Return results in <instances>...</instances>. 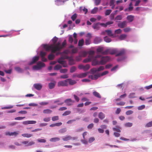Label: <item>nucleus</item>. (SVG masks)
Instances as JSON below:
<instances>
[{
  "mask_svg": "<svg viewBox=\"0 0 152 152\" xmlns=\"http://www.w3.org/2000/svg\"><path fill=\"white\" fill-rule=\"evenodd\" d=\"M37 122L35 121H27L23 122V124L24 125L34 124L36 123Z\"/></svg>",
  "mask_w": 152,
  "mask_h": 152,
  "instance_id": "17",
  "label": "nucleus"
},
{
  "mask_svg": "<svg viewBox=\"0 0 152 152\" xmlns=\"http://www.w3.org/2000/svg\"><path fill=\"white\" fill-rule=\"evenodd\" d=\"M60 139L59 137H55L50 138V141L51 142H55L59 141Z\"/></svg>",
  "mask_w": 152,
  "mask_h": 152,
  "instance_id": "24",
  "label": "nucleus"
},
{
  "mask_svg": "<svg viewBox=\"0 0 152 152\" xmlns=\"http://www.w3.org/2000/svg\"><path fill=\"white\" fill-rule=\"evenodd\" d=\"M117 51L118 50L116 49H111L110 54L113 55L116 54V55Z\"/></svg>",
  "mask_w": 152,
  "mask_h": 152,
  "instance_id": "50",
  "label": "nucleus"
},
{
  "mask_svg": "<svg viewBox=\"0 0 152 152\" xmlns=\"http://www.w3.org/2000/svg\"><path fill=\"white\" fill-rule=\"evenodd\" d=\"M37 141L38 142L40 143H45L46 142V140L40 138L37 139Z\"/></svg>",
  "mask_w": 152,
  "mask_h": 152,
  "instance_id": "60",
  "label": "nucleus"
},
{
  "mask_svg": "<svg viewBox=\"0 0 152 152\" xmlns=\"http://www.w3.org/2000/svg\"><path fill=\"white\" fill-rule=\"evenodd\" d=\"M69 48H72V53H75V50H77V48L75 47L73 45H70L69 47Z\"/></svg>",
  "mask_w": 152,
  "mask_h": 152,
  "instance_id": "23",
  "label": "nucleus"
},
{
  "mask_svg": "<svg viewBox=\"0 0 152 152\" xmlns=\"http://www.w3.org/2000/svg\"><path fill=\"white\" fill-rule=\"evenodd\" d=\"M13 106L12 105H10L8 106H5L1 108L2 109H8L12 108L13 107Z\"/></svg>",
  "mask_w": 152,
  "mask_h": 152,
  "instance_id": "57",
  "label": "nucleus"
},
{
  "mask_svg": "<svg viewBox=\"0 0 152 152\" xmlns=\"http://www.w3.org/2000/svg\"><path fill=\"white\" fill-rule=\"evenodd\" d=\"M83 7L82 6H81L79 7V9H76L75 10V12L78 13H82V11H83L82 9H83Z\"/></svg>",
  "mask_w": 152,
  "mask_h": 152,
  "instance_id": "45",
  "label": "nucleus"
},
{
  "mask_svg": "<svg viewBox=\"0 0 152 152\" xmlns=\"http://www.w3.org/2000/svg\"><path fill=\"white\" fill-rule=\"evenodd\" d=\"M121 127L118 126H116L115 128H113V130L116 131L117 132H120L121 130H120Z\"/></svg>",
  "mask_w": 152,
  "mask_h": 152,
  "instance_id": "32",
  "label": "nucleus"
},
{
  "mask_svg": "<svg viewBox=\"0 0 152 152\" xmlns=\"http://www.w3.org/2000/svg\"><path fill=\"white\" fill-rule=\"evenodd\" d=\"M62 66H61L59 64H57L54 66L53 69L55 70H60Z\"/></svg>",
  "mask_w": 152,
  "mask_h": 152,
  "instance_id": "33",
  "label": "nucleus"
},
{
  "mask_svg": "<svg viewBox=\"0 0 152 152\" xmlns=\"http://www.w3.org/2000/svg\"><path fill=\"white\" fill-rule=\"evenodd\" d=\"M34 88L38 91L40 90L42 87L41 84L39 83H35L33 85Z\"/></svg>",
  "mask_w": 152,
  "mask_h": 152,
  "instance_id": "10",
  "label": "nucleus"
},
{
  "mask_svg": "<svg viewBox=\"0 0 152 152\" xmlns=\"http://www.w3.org/2000/svg\"><path fill=\"white\" fill-rule=\"evenodd\" d=\"M127 37V35L126 34H122L121 35L118 37L119 39L120 40H123L125 39Z\"/></svg>",
  "mask_w": 152,
  "mask_h": 152,
  "instance_id": "34",
  "label": "nucleus"
},
{
  "mask_svg": "<svg viewBox=\"0 0 152 152\" xmlns=\"http://www.w3.org/2000/svg\"><path fill=\"white\" fill-rule=\"evenodd\" d=\"M122 30L120 28H118L115 31V32L116 34H119L121 33Z\"/></svg>",
  "mask_w": 152,
  "mask_h": 152,
  "instance_id": "63",
  "label": "nucleus"
},
{
  "mask_svg": "<svg viewBox=\"0 0 152 152\" xmlns=\"http://www.w3.org/2000/svg\"><path fill=\"white\" fill-rule=\"evenodd\" d=\"M105 117V115L102 112L99 113L98 114V117L101 120H102Z\"/></svg>",
  "mask_w": 152,
  "mask_h": 152,
  "instance_id": "28",
  "label": "nucleus"
},
{
  "mask_svg": "<svg viewBox=\"0 0 152 152\" xmlns=\"http://www.w3.org/2000/svg\"><path fill=\"white\" fill-rule=\"evenodd\" d=\"M90 38H86L85 39V44L86 45H89L91 43V40Z\"/></svg>",
  "mask_w": 152,
  "mask_h": 152,
  "instance_id": "56",
  "label": "nucleus"
},
{
  "mask_svg": "<svg viewBox=\"0 0 152 152\" xmlns=\"http://www.w3.org/2000/svg\"><path fill=\"white\" fill-rule=\"evenodd\" d=\"M72 138V137L70 135L66 136L62 138V140L64 141H67Z\"/></svg>",
  "mask_w": 152,
  "mask_h": 152,
  "instance_id": "47",
  "label": "nucleus"
},
{
  "mask_svg": "<svg viewBox=\"0 0 152 152\" xmlns=\"http://www.w3.org/2000/svg\"><path fill=\"white\" fill-rule=\"evenodd\" d=\"M126 58V57L125 56H122L118 58L117 59V61L118 62L124 61Z\"/></svg>",
  "mask_w": 152,
  "mask_h": 152,
  "instance_id": "26",
  "label": "nucleus"
},
{
  "mask_svg": "<svg viewBox=\"0 0 152 152\" xmlns=\"http://www.w3.org/2000/svg\"><path fill=\"white\" fill-rule=\"evenodd\" d=\"M69 79H66L64 80L59 81L58 83V86H67L68 85L67 80Z\"/></svg>",
  "mask_w": 152,
  "mask_h": 152,
  "instance_id": "6",
  "label": "nucleus"
},
{
  "mask_svg": "<svg viewBox=\"0 0 152 152\" xmlns=\"http://www.w3.org/2000/svg\"><path fill=\"white\" fill-rule=\"evenodd\" d=\"M62 0H56L55 1V4L58 6L63 5V3H62Z\"/></svg>",
  "mask_w": 152,
  "mask_h": 152,
  "instance_id": "30",
  "label": "nucleus"
},
{
  "mask_svg": "<svg viewBox=\"0 0 152 152\" xmlns=\"http://www.w3.org/2000/svg\"><path fill=\"white\" fill-rule=\"evenodd\" d=\"M105 69V68L104 67V66H101L97 68V71L98 72H99L103 71Z\"/></svg>",
  "mask_w": 152,
  "mask_h": 152,
  "instance_id": "54",
  "label": "nucleus"
},
{
  "mask_svg": "<svg viewBox=\"0 0 152 152\" xmlns=\"http://www.w3.org/2000/svg\"><path fill=\"white\" fill-rule=\"evenodd\" d=\"M93 95L95 97L99 98H101V96L100 95V94L98 93V92L96 91H94L93 92Z\"/></svg>",
  "mask_w": 152,
  "mask_h": 152,
  "instance_id": "27",
  "label": "nucleus"
},
{
  "mask_svg": "<svg viewBox=\"0 0 152 152\" xmlns=\"http://www.w3.org/2000/svg\"><path fill=\"white\" fill-rule=\"evenodd\" d=\"M105 31L107 33V34L109 36H111L113 35L112 31L110 29H107L105 30Z\"/></svg>",
  "mask_w": 152,
  "mask_h": 152,
  "instance_id": "38",
  "label": "nucleus"
},
{
  "mask_svg": "<svg viewBox=\"0 0 152 152\" xmlns=\"http://www.w3.org/2000/svg\"><path fill=\"white\" fill-rule=\"evenodd\" d=\"M91 65L92 66H95L96 65H99V61L96 59H94L91 62Z\"/></svg>",
  "mask_w": 152,
  "mask_h": 152,
  "instance_id": "20",
  "label": "nucleus"
},
{
  "mask_svg": "<svg viewBox=\"0 0 152 152\" xmlns=\"http://www.w3.org/2000/svg\"><path fill=\"white\" fill-rule=\"evenodd\" d=\"M88 73L87 72L82 73L79 74H75L73 75V78L77 77L79 78H82L86 77Z\"/></svg>",
  "mask_w": 152,
  "mask_h": 152,
  "instance_id": "5",
  "label": "nucleus"
},
{
  "mask_svg": "<svg viewBox=\"0 0 152 152\" xmlns=\"http://www.w3.org/2000/svg\"><path fill=\"white\" fill-rule=\"evenodd\" d=\"M77 69V67L75 66H72L70 68V72L71 73L74 72Z\"/></svg>",
  "mask_w": 152,
  "mask_h": 152,
  "instance_id": "31",
  "label": "nucleus"
},
{
  "mask_svg": "<svg viewBox=\"0 0 152 152\" xmlns=\"http://www.w3.org/2000/svg\"><path fill=\"white\" fill-rule=\"evenodd\" d=\"M152 126V121L147 123L145 125L146 127H149Z\"/></svg>",
  "mask_w": 152,
  "mask_h": 152,
  "instance_id": "64",
  "label": "nucleus"
},
{
  "mask_svg": "<svg viewBox=\"0 0 152 152\" xmlns=\"http://www.w3.org/2000/svg\"><path fill=\"white\" fill-rule=\"evenodd\" d=\"M116 22H118L117 25L120 28H123L126 26V22L125 20H124L123 22L121 21H116Z\"/></svg>",
  "mask_w": 152,
  "mask_h": 152,
  "instance_id": "7",
  "label": "nucleus"
},
{
  "mask_svg": "<svg viewBox=\"0 0 152 152\" xmlns=\"http://www.w3.org/2000/svg\"><path fill=\"white\" fill-rule=\"evenodd\" d=\"M15 70L18 73H23L24 70L19 66H15L14 68Z\"/></svg>",
  "mask_w": 152,
  "mask_h": 152,
  "instance_id": "8",
  "label": "nucleus"
},
{
  "mask_svg": "<svg viewBox=\"0 0 152 152\" xmlns=\"http://www.w3.org/2000/svg\"><path fill=\"white\" fill-rule=\"evenodd\" d=\"M135 93L133 92L130 93L128 96L129 98H136V96H135Z\"/></svg>",
  "mask_w": 152,
  "mask_h": 152,
  "instance_id": "42",
  "label": "nucleus"
},
{
  "mask_svg": "<svg viewBox=\"0 0 152 152\" xmlns=\"http://www.w3.org/2000/svg\"><path fill=\"white\" fill-rule=\"evenodd\" d=\"M134 19V16L132 15H128L126 18V19L128 21V23H131L133 21Z\"/></svg>",
  "mask_w": 152,
  "mask_h": 152,
  "instance_id": "9",
  "label": "nucleus"
},
{
  "mask_svg": "<svg viewBox=\"0 0 152 152\" xmlns=\"http://www.w3.org/2000/svg\"><path fill=\"white\" fill-rule=\"evenodd\" d=\"M110 49H107L103 51L102 52V53L104 54H110Z\"/></svg>",
  "mask_w": 152,
  "mask_h": 152,
  "instance_id": "37",
  "label": "nucleus"
},
{
  "mask_svg": "<svg viewBox=\"0 0 152 152\" xmlns=\"http://www.w3.org/2000/svg\"><path fill=\"white\" fill-rule=\"evenodd\" d=\"M122 16L121 15H118L115 17V20H122Z\"/></svg>",
  "mask_w": 152,
  "mask_h": 152,
  "instance_id": "55",
  "label": "nucleus"
},
{
  "mask_svg": "<svg viewBox=\"0 0 152 152\" xmlns=\"http://www.w3.org/2000/svg\"><path fill=\"white\" fill-rule=\"evenodd\" d=\"M113 23V22L112 21H108L107 22L105 23H100L99 22L94 23L93 24L92 27L94 29H96L99 30L100 28V25L102 27L106 28L108 25L112 24Z\"/></svg>",
  "mask_w": 152,
  "mask_h": 152,
  "instance_id": "1",
  "label": "nucleus"
},
{
  "mask_svg": "<svg viewBox=\"0 0 152 152\" xmlns=\"http://www.w3.org/2000/svg\"><path fill=\"white\" fill-rule=\"evenodd\" d=\"M132 3L131 2L129 5V7H127V8L128 10V11H132L133 10V7L132 6Z\"/></svg>",
  "mask_w": 152,
  "mask_h": 152,
  "instance_id": "51",
  "label": "nucleus"
},
{
  "mask_svg": "<svg viewBox=\"0 0 152 152\" xmlns=\"http://www.w3.org/2000/svg\"><path fill=\"white\" fill-rule=\"evenodd\" d=\"M68 37H69L68 39V41L70 43H72L73 42V38L72 35H70L69 34L68 35Z\"/></svg>",
  "mask_w": 152,
  "mask_h": 152,
  "instance_id": "35",
  "label": "nucleus"
},
{
  "mask_svg": "<svg viewBox=\"0 0 152 152\" xmlns=\"http://www.w3.org/2000/svg\"><path fill=\"white\" fill-rule=\"evenodd\" d=\"M92 60V57L91 56H88L87 58L84 59L83 60L84 63H87L91 62Z\"/></svg>",
  "mask_w": 152,
  "mask_h": 152,
  "instance_id": "18",
  "label": "nucleus"
},
{
  "mask_svg": "<svg viewBox=\"0 0 152 152\" xmlns=\"http://www.w3.org/2000/svg\"><path fill=\"white\" fill-rule=\"evenodd\" d=\"M112 10L111 9H107L104 12L105 16L109 15L112 12Z\"/></svg>",
  "mask_w": 152,
  "mask_h": 152,
  "instance_id": "39",
  "label": "nucleus"
},
{
  "mask_svg": "<svg viewBox=\"0 0 152 152\" xmlns=\"http://www.w3.org/2000/svg\"><path fill=\"white\" fill-rule=\"evenodd\" d=\"M22 143L23 144L26 145V146H31L35 144L34 142L33 141L30 142H28V141H23L22 142Z\"/></svg>",
  "mask_w": 152,
  "mask_h": 152,
  "instance_id": "16",
  "label": "nucleus"
},
{
  "mask_svg": "<svg viewBox=\"0 0 152 152\" xmlns=\"http://www.w3.org/2000/svg\"><path fill=\"white\" fill-rule=\"evenodd\" d=\"M22 136L24 137H26L27 138H29L32 136V135L31 134L27 133H24L22 134Z\"/></svg>",
  "mask_w": 152,
  "mask_h": 152,
  "instance_id": "43",
  "label": "nucleus"
},
{
  "mask_svg": "<svg viewBox=\"0 0 152 152\" xmlns=\"http://www.w3.org/2000/svg\"><path fill=\"white\" fill-rule=\"evenodd\" d=\"M64 99L63 97H61L56 99V100H53L50 101V102L53 104H56L58 102H64Z\"/></svg>",
  "mask_w": 152,
  "mask_h": 152,
  "instance_id": "14",
  "label": "nucleus"
},
{
  "mask_svg": "<svg viewBox=\"0 0 152 152\" xmlns=\"http://www.w3.org/2000/svg\"><path fill=\"white\" fill-rule=\"evenodd\" d=\"M103 47L99 46L96 49L97 51L99 53H102L103 52Z\"/></svg>",
  "mask_w": 152,
  "mask_h": 152,
  "instance_id": "44",
  "label": "nucleus"
},
{
  "mask_svg": "<svg viewBox=\"0 0 152 152\" xmlns=\"http://www.w3.org/2000/svg\"><path fill=\"white\" fill-rule=\"evenodd\" d=\"M75 101L72 100L71 98L67 99L65 100L64 101V103H65L68 106L71 105L72 104L70 103H74Z\"/></svg>",
  "mask_w": 152,
  "mask_h": 152,
  "instance_id": "12",
  "label": "nucleus"
},
{
  "mask_svg": "<svg viewBox=\"0 0 152 152\" xmlns=\"http://www.w3.org/2000/svg\"><path fill=\"white\" fill-rule=\"evenodd\" d=\"M56 85L55 83L54 82H50L48 83V87L50 89H51L53 88Z\"/></svg>",
  "mask_w": 152,
  "mask_h": 152,
  "instance_id": "22",
  "label": "nucleus"
},
{
  "mask_svg": "<svg viewBox=\"0 0 152 152\" xmlns=\"http://www.w3.org/2000/svg\"><path fill=\"white\" fill-rule=\"evenodd\" d=\"M113 64H109L105 66V68L106 69H110L113 66Z\"/></svg>",
  "mask_w": 152,
  "mask_h": 152,
  "instance_id": "58",
  "label": "nucleus"
},
{
  "mask_svg": "<svg viewBox=\"0 0 152 152\" xmlns=\"http://www.w3.org/2000/svg\"><path fill=\"white\" fill-rule=\"evenodd\" d=\"M68 71V70L67 69L65 68L64 69H61L60 70V72L61 73H66Z\"/></svg>",
  "mask_w": 152,
  "mask_h": 152,
  "instance_id": "61",
  "label": "nucleus"
},
{
  "mask_svg": "<svg viewBox=\"0 0 152 152\" xmlns=\"http://www.w3.org/2000/svg\"><path fill=\"white\" fill-rule=\"evenodd\" d=\"M133 124L132 123L127 122L124 124V126L126 127H131L132 126Z\"/></svg>",
  "mask_w": 152,
  "mask_h": 152,
  "instance_id": "53",
  "label": "nucleus"
},
{
  "mask_svg": "<svg viewBox=\"0 0 152 152\" xmlns=\"http://www.w3.org/2000/svg\"><path fill=\"white\" fill-rule=\"evenodd\" d=\"M52 110L49 109H46L44 110L43 111V113L45 114H50L52 112Z\"/></svg>",
  "mask_w": 152,
  "mask_h": 152,
  "instance_id": "49",
  "label": "nucleus"
},
{
  "mask_svg": "<svg viewBox=\"0 0 152 152\" xmlns=\"http://www.w3.org/2000/svg\"><path fill=\"white\" fill-rule=\"evenodd\" d=\"M84 71H86L88 70L89 69L90 67V65L89 64H87L85 65H84Z\"/></svg>",
  "mask_w": 152,
  "mask_h": 152,
  "instance_id": "40",
  "label": "nucleus"
},
{
  "mask_svg": "<svg viewBox=\"0 0 152 152\" xmlns=\"http://www.w3.org/2000/svg\"><path fill=\"white\" fill-rule=\"evenodd\" d=\"M102 41L101 38L99 37H96L94 39L93 42L95 44H98Z\"/></svg>",
  "mask_w": 152,
  "mask_h": 152,
  "instance_id": "11",
  "label": "nucleus"
},
{
  "mask_svg": "<svg viewBox=\"0 0 152 152\" xmlns=\"http://www.w3.org/2000/svg\"><path fill=\"white\" fill-rule=\"evenodd\" d=\"M84 41L83 39L82 38L79 40L78 42V46L79 48L81 49L82 48V46L84 45Z\"/></svg>",
  "mask_w": 152,
  "mask_h": 152,
  "instance_id": "15",
  "label": "nucleus"
},
{
  "mask_svg": "<svg viewBox=\"0 0 152 152\" xmlns=\"http://www.w3.org/2000/svg\"><path fill=\"white\" fill-rule=\"evenodd\" d=\"M62 123L60 122L50 125L49 126L51 127H53L55 126H59L62 125Z\"/></svg>",
  "mask_w": 152,
  "mask_h": 152,
  "instance_id": "21",
  "label": "nucleus"
},
{
  "mask_svg": "<svg viewBox=\"0 0 152 152\" xmlns=\"http://www.w3.org/2000/svg\"><path fill=\"white\" fill-rule=\"evenodd\" d=\"M101 77L100 73L96 74L94 75V80H96Z\"/></svg>",
  "mask_w": 152,
  "mask_h": 152,
  "instance_id": "59",
  "label": "nucleus"
},
{
  "mask_svg": "<svg viewBox=\"0 0 152 152\" xmlns=\"http://www.w3.org/2000/svg\"><path fill=\"white\" fill-rule=\"evenodd\" d=\"M125 51L124 49H122L121 50H118L116 56H123L125 54Z\"/></svg>",
  "mask_w": 152,
  "mask_h": 152,
  "instance_id": "13",
  "label": "nucleus"
},
{
  "mask_svg": "<svg viewBox=\"0 0 152 152\" xmlns=\"http://www.w3.org/2000/svg\"><path fill=\"white\" fill-rule=\"evenodd\" d=\"M110 60V58L109 56H103L102 58L99 61V65H104Z\"/></svg>",
  "mask_w": 152,
  "mask_h": 152,
  "instance_id": "4",
  "label": "nucleus"
},
{
  "mask_svg": "<svg viewBox=\"0 0 152 152\" xmlns=\"http://www.w3.org/2000/svg\"><path fill=\"white\" fill-rule=\"evenodd\" d=\"M40 47H39L37 50L36 52L37 53V55L34 56L33 58L31 61L28 62V65H31L32 64H35L37 61L39 59V56H37V54L39 53V50Z\"/></svg>",
  "mask_w": 152,
  "mask_h": 152,
  "instance_id": "3",
  "label": "nucleus"
},
{
  "mask_svg": "<svg viewBox=\"0 0 152 152\" xmlns=\"http://www.w3.org/2000/svg\"><path fill=\"white\" fill-rule=\"evenodd\" d=\"M77 112L79 113H85L86 112V110L83 109H82L81 108H77Z\"/></svg>",
  "mask_w": 152,
  "mask_h": 152,
  "instance_id": "46",
  "label": "nucleus"
},
{
  "mask_svg": "<svg viewBox=\"0 0 152 152\" xmlns=\"http://www.w3.org/2000/svg\"><path fill=\"white\" fill-rule=\"evenodd\" d=\"M77 17V14L75 13L73 14L71 17V18L72 21H74Z\"/></svg>",
  "mask_w": 152,
  "mask_h": 152,
  "instance_id": "52",
  "label": "nucleus"
},
{
  "mask_svg": "<svg viewBox=\"0 0 152 152\" xmlns=\"http://www.w3.org/2000/svg\"><path fill=\"white\" fill-rule=\"evenodd\" d=\"M104 40L106 42L109 43L112 41V39L111 38L107 36H105L104 37Z\"/></svg>",
  "mask_w": 152,
  "mask_h": 152,
  "instance_id": "25",
  "label": "nucleus"
},
{
  "mask_svg": "<svg viewBox=\"0 0 152 152\" xmlns=\"http://www.w3.org/2000/svg\"><path fill=\"white\" fill-rule=\"evenodd\" d=\"M67 79H69L67 80L68 83L70 85H73L76 83L77 82L76 81L74 80H72L71 78H68Z\"/></svg>",
  "mask_w": 152,
  "mask_h": 152,
  "instance_id": "19",
  "label": "nucleus"
},
{
  "mask_svg": "<svg viewBox=\"0 0 152 152\" xmlns=\"http://www.w3.org/2000/svg\"><path fill=\"white\" fill-rule=\"evenodd\" d=\"M55 57V55L53 54H50L48 56V58L49 60H51Z\"/></svg>",
  "mask_w": 152,
  "mask_h": 152,
  "instance_id": "41",
  "label": "nucleus"
},
{
  "mask_svg": "<svg viewBox=\"0 0 152 152\" xmlns=\"http://www.w3.org/2000/svg\"><path fill=\"white\" fill-rule=\"evenodd\" d=\"M98 8L97 7H94L91 11V13L92 14H96L98 12Z\"/></svg>",
  "mask_w": 152,
  "mask_h": 152,
  "instance_id": "29",
  "label": "nucleus"
},
{
  "mask_svg": "<svg viewBox=\"0 0 152 152\" xmlns=\"http://www.w3.org/2000/svg\"><path fill=\"white\" fill-rule=\"evenodd\" d=\"M67 131L66 128L65 127L64 128H63L59 130H58V132L61 133H64Z\"/></svg>",
  "mask_w": 152,
  "mask_h": 152,
  "instance_id": "48",
  "label": "nucleus"
},
{
  "mask_svg": "<svg viewBox=\"0 0 152 152\" xmlns=\"http://www.w3.org/2000/svg\"><path fill=\"white\" fill-rule=\"evenodd\" d=\"M4 71L6 74H10L12 72V69L11 68L9 69H5L4 70Z\"/></svg>",
  "mask_w": 152,
  "mask_h": 152,
  "instance_id": "36",
  "label": "nucleus"
},
{
  "mask_svg": "<svg viewBox=\"0 0 152 152\" xmlns=\"http://www.w3.org/2000/svg\"><path fill=\"white\" fill-rule=\"evenodd\" d=\"M46 54V52L43 51H41L39 52V55L40 56L42 57H44L45 56V55Z\"/></svg>",
  "mask_w": 152,
  "mask_h": 152,
  "instance_id": "62",
  "label": "nucleus"
},
{
  "mask_svg": "<svg viewBox=\"0 0 152 152\" xmlns=\"http://www.w3.org/2000/svg\"><path fill=\"white\" fill-rule=\"evenodd\" d=\"M45 66V64L44 63L39 61L36 65L33 66L32 69L35 71L40 70Z\"/></svg>",
  "mask_w": 152,
  "mask_h": 152,
  "instance_id": "2",
  "label": "nucleus"
}]
</instances>
